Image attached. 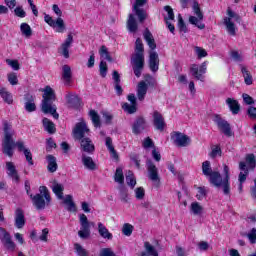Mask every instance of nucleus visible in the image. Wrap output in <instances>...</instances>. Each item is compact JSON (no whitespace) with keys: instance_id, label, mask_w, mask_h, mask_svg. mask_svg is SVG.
Here are the masks:
<instances>
[{"instance_id":"f257e3e1","label":"nucleus","mask_w":256,"mask_h":256,"mask_svg":"<svg viewBox=\"0 0 256 256\" xmlns=\"http://www.w3.org/2000/svg\"><path fill=\"white\" fill-rule=\"evenodd\" d=\"M3 131H4V138L2 141V153L7 155L8 157H13L15 151V147H17L20 153H23L26 157V161L29 165H33V154L29 148H25V143L23 141L13 140V136L15 135V130L9 122L3 121Z\"/></svg>"},{"instance_id":"f03ea898","label":"nucleus","mask_w":256,"mask_h":256,"mask_svg":"<svg viewBox=\"0 0 256 256\" xmlns=\"http://www.w3.org/2000/svg\"><path fill=\"white\" fill-rule=\"evenodd\" d=\"M202 173L207 177L212 187L222 189L225 195H229L231 193V183L229 182L231 177L229 174V166H227V164L223 165L224 176H222L219 171H213L210 161H204L202 163Z\"/></svg>"},{"instance_id":"7ed1b4c3","label":"nucleus","mask_w":256,"mask_h":256,"mask_svg":"<svg viewBox=\"0 0 256 256\" xmlns=\"http://www.w3.org/2000/svg\"><path fill=\"white\" fill-rule=\"evenodd\" d=\"M131 65L136 77H141L145 67V48L141 38H137L135 42V53L131 57Z\"/></svg>"},{"instance_id":"20e7f679","label":"nucleus","mask_w":256,"mask_h":256,"mask_svg":"<svg viewBox=\"0 0 256 256\" xmlns=\"http://www.w3.org/2000/svg\"><path fill=\"white\" fill-rule=\"evenodd\" d=\"M42 97V112H44L46 115H52L54 119H59V113H57V106L53 104L55 99H57V97L55 96V91H53V88L50 86H46Z\"/></svg>"},{"instance_id":"39448f33","label":"nucleus","mask_w":256,"mask_h":256,"mask_svg":"<svg viewBox=\"0 0 256 256\" xmlns=\"http://www.w3.org/2000/svg\"><path fill=\"white\" fill-rule=\"evenodd\" d=\"M30 199L37 211H43V209L51 205V194L47 186H40L39 193L36 195L30 194Z\"/></svg>"},{"instance_id":"423d86ee","label":"nucleus","mask_w":256,"mask_h":256,"mask_svg":"<svg viewBox=\"0 0 256 256\" xmlns=\"http://www.w3.org/2000/svg\"><path fill=\"white\" fill-rule=\"evenodd\" d=\"M145 81H140L137 85V98L138 101H145V96L149 87H156L157 80L151 76V74H146L144 77Z\"/></svg>"},{"instance_id":"0eeeda50","label":"nucleus","mask_w":256,"mask_h":256,"mask_svg":"<svg viewBox=\"0 0 256 256\" xmlns=\"http://www.w3.org/2000/svg\"><path fill=\"white\" fill-rule=\"evenodd\" d=\"M0 242L4 249L10 253H13L17 247L11 234L3 227H0Z\"/></svg>"},{"instance_id":"6e6552de","label":"nucleus","mask_w":256,"mask_h":256,"mask_svg":"<svg viewBox=\"0 0 256 256\" xmlns=\"http://www.w3.org/2000/svg\"><path fill=\"white\" fill-rule=\"evenodd\" d=\"M79 221L81 230L78 231V235L81 239H87L91 235V226L95 227V222H89L87 215L80 214Z\"/></svg>"},{"instance_id":"1a4fd4ad","label":"nucleus","mask_w":256,"mask_h":256,"mask_svg":"<svg viewBox=\"0 0 256 256\" xmlns=\"http://www.w3.org/2000/svg\"><path fill=\"white\" fill-rule=\"evenodd\" d=\"M192 10L195 16L189 17V23L191 25H195L198 29H205V24L201 23L203 20V11H201V6H199V2H194L192 5Z\"/></svg>"},{"instance_id":"9d476101","label":"nucleus","mask_w":256,"mask_h":256,"mask_svg":"<svg viewBox=\"0 0 256 256\" xmlns=\"http://www.w3.org/2000/svg\"><path fill=\"white\" fill-rule=\"evenodd\" d=\"M147 5V0H135V3L132 7L133 13L138 17L139 23H145V20L148 17L147 11L141 7Z\"/></svg>"},{"instance_id":"9b49d317","label":"nucleus","mask_w":256,"mask_h":256,"mask_svg":"<svg viewBox=\"0 0 256 256\" xmlns=\"http://www.w3.org/2000/svg\"><path fill=\"white\" fill-rule=\"evenodd\" d=\"M147 129H149V124L147 123L145 117H136L132 124V133L134 135H141V133H143V131H147Z\"/></svg>"},{"instance_id":"f8f14e48","label":"nucleus","mask_w":256,"mask_h":256,"mask_svg":"<svg viewBox=\"0 0 256 256\" xmlns=\"http://www.w3.org/2000/svg\"><path fill=\"white\" fill-rule=\"evenodd\" d=\"M214 123H216L218 129L222 131L223 134L226 135V137H232L233 131H231V124L227 122V120L221 118L220 115H215L213 119Z\"/></svg>"},{"instance_id":"ddd939ff","label":"nucleus","mask_w":256,"mask_h":256,"mask_svg":"<svg viewBox=\"0 0 256 256\" xmlns=\"http://www.w3.org/2000/svg\"><path fill=\"white\" fill-rule=\"evenodd\" d=\"M190 73L197 79V81H204L205 75L207 73V62H203L200 67L197 64H192L190 67Z\"/></svg>"},{"instance_id":"4468645a","label":"nucleus","mask_w":256,"mask_h":256,"mask_svg":"<svg viewBox=\"0 0 256 256\" xmlns=\"http://www.w3.org/2000/svg\"><path fill=\"white\" fill-rule=\"evenodd\" d=\"M146 169L148 171V179H150V181H153V183H159V169H157V166L155 165V163H153L152 160L148 159L146 161Z\"/></svg>"},{"instance_id":"2eb2a0df","label":"nucleus","mask_w":256,"mask_h":256,"mask_svg":"<svg viewBox=\"0 0 256 256\" xmlns=\"http://www.w3.org/2000/svg\"><path fill=\"white\" fill-rule=\"evenodd\" d=\"M85 133H89V128L87 127V124L85 122L77 123L73 129V137L75 141L85 139Z\"/></svg>"},{"instance_id":"dca6fc26","label":"nucleus","mask_w":256,"mask_h":256,"mask_svg":"<svg viewBox=\"0 0 256 256\" xmlns=\"http://www.w3.org/2000/svg\"><path fill=\"white\" fill-rule=\"evenodd\" d=\"M71 45H73V35L68 34L67 38L58 49V53H60L64 59H69V49H71Z\"/></svg>"},{"instance_id":"f3484780","label":"nucleus","mask_w":256,"mask_h":256,"mask_svg":"<svg viewBox=\"0 0 256 256\" xmlns=\"http://www.w3.org/2000/svg\"><path fill=\"white\" fill-rule=\"evenodd\" d=\"M78 141L80 143L81 151H83L84 153H88V155H93V153H95V144H93L91 138L86 137Z\"/></svg>"},{"instance_id":"a211bd4d","label":"nucleus","mask_w":256,"mask_h":256,"mask_svg":"<svg viewBox=\"0 0 256 256\" xmlns=\"http://www.w3.org/2000/svg\"><path fill=\"white\" fill-rule=\"evenodd\" d=\"M171 139L178 147H187L189 145V141H191L187 135L181 132H174V134L171 136Z\"/></svg>"},{"instance_id":"6ab92c4d","label":"nucleus","mask_w":256,"mask_h":256,"mask_svg":"<svg viewBox=\"0 0 256 256\" xmlns=\"http://www.w3.org/2000/svg\"><path fill=\"white\" fill-rule=\"evenodd\" d=\"M148 65L152 73H157L159 71V54H157V52H149Z\"/></svg>"},{"instance_id":"aec40b11","label":"nucleus","mask_w":256,"mask_h":256,"mask_svg":"<svg viewBox=\"0 0 256 256\" xmlns=\"http://www.w3.org/2000/svg\"><path fill=\"white\" fill-rule=\"evenodd\" d=\"M24 101V109L28 113H33V111H37V105H35V96H33V94H25Z\"/></svg>"},{"instance_id":"412c9836","label":"nucleus","mask_w":256,"mask_h":256,"mask_svg":"<svg viewBox=\"0 0 256 256\" xmlns=\"http://www.w3.org/2000/svg\"><path fill=\"white\" fill-rule=\"evenodd\" d=\"M114 90L116 91V95L121 97L123 95V87L121 86V75L118 71L114 70L112 73Z\"/></svg>"},{"instance_id":"4be33fe9","label":"nucleus","mask_w":256,"mask_h":256,"mask_svg":"<svg viewBox=\"0 0 256 256\" xmlns=\"http://www.w3.org/2000/svg\"><path fill=\"white\" fill-rule=\"evenodd\" d=\"M6 171L8 177L13 179V181H15L16 183H19V172H17V167L13 162H6Z\"/></svg>"},{"instance_id":"5701e85b","label":"nucleus","mask_w":256,"mask_h":256,"mask_svg":"<svg viewBox=\"0 0 256 256\" xmlns=\"http://www.w3.org/2000/svg\"><path fill=\"white\" fill-rule=\"evenodd\" d=\"M15 227L17 229H23L25 227V213L23 212V209L18 208L15 211Z\"/></svg>"},{"instance_id":"b1692460","label":"nucleus","mask_w":256,"mask_h":256,"mask_svg":"<svg viewBox=\"0 0 256 256\" xmlns=\"http://www.w3.org/2000/svg\"><path fill=\"white\" fill-rule=\"evenodd\" d=\"M153 119L154 127H156L158 131H163V129H165V119L163 115H161L159 111H154Z\"/></svg>"},{"instance_id":"393cba45","label":"nucleus","mask_w":256,"mask_h":256,"mask_svg":"<svg viewBox=\"0 0 256 256\" xmlns=\"http://www.w3.org/2000/svg\"><path fill=\"white\" fill-rule=\"evenodd\" d=\"M143 37L151 51H155V49H157V44L155 43V38L151 31H149V28L145 29Z\"/></svg>"},{"instance_id":"a878e982","label":"nucleus","mask_w":256,"mask_h":256,"mask_svg":"<svg viewBox=\"0 0 256 256\" xmlns=\"http://www.w3.org/2000/svg\"><path fill=\"white\" fill-rule=\"evenodd\" d=\"M66 100L71 109H79L81 107V99L75 94H67Z\"/></svg>"},{"instance_id":"bb28decb","label":"nucleus","mask_w":256,"mask_h":256,"mask_svg":"<svg viewBox=\"0 0 256 256\" xmlns=\"http://www.w3.org/2000/svg\"><path fill=\"white\" fill-rule=\"evenodd\" d=\"M144 250L145 251L141 252L139 256H159L157 248L149 242H144Z\"/></svg>"},{"instance_id":"cd10ccee","label":"nucleus","mask_w":256,"mask_h":256,"mask_svg":"<svg viewBox=\"0 0 256 256\" xmlns=\"http://www.w3.org/2000/svg\"><path fill=\"white\" fill-rule=\"evenodd\" d=\"M46 161L48 163L47 169L49 173H55L57 169H59V165H57V158L51 154L46 156Z\"/></svg>"},{"instance_id":"c85d7f7f","label":"nucleus","mask_w":256,"mask_h":256,"mask_svg":"<svg viewBox=\"0 0 256 256\" xmlns=\"http://www.w3.org/2000/svg\"><path fill=\"white\" fill-rule=\"evenodd\" d=\"M82 163L84 167L89 171H95L97 169V164L95 163V161H93V158H91V156L83 154Z\"/></svg>"},{"instance_id":"c756f323","label":"nucleus","mask_w":256,"mask_h":256,"mask_svg":"<svg viewBox=\"0 0 256 256\" xmlns=\"http://www.w3.org/2000/svg\"><path fill=\"white\" fill-rule=\"evenodd\" d=\"M239 169L243 172L239 173L238 181L239 183H245V181H247V176L249 175V168H247V164H245V162H240Z\"/></svg>"},{"instance_id":"7c9ffc66","label":"nucleus","mask_w":256,"mask_h":256,"mask_svg":"<svg viewBox=\"0 0 256 256\" xmlns=\"http://www.w3.org/2000/svg\"><path fill=\"white\" fill-rule=\"evenodd\" d=\"M226 103L233 115L239 114V111H241V106L237 100L233 98H227Z\"/></svg>"},{"instance_id":"2f4dec72","label":"nucleus","mask_w":256,"mask_h":256,"mask_svg":"<svg viewBox=\"0 0 256 256\" xmlns=\"http://www.w3.org/2000/svg\"><path fill=\"white\" fill-rule=\"evenodd\" d=\"M127 29L130 33H137L139 26L137 24V20L135 19V14H129V18L127 20Z\"/></svg>"},{"instance_id":"473e14b6","label":"nucleus","mask_w":256,"mask_h":256,"mask_svg":"<svg viewBox=\"0 0 256 256\" xmlns=\"http://www.w3.org/2000/svg\"><path fill=\"white\" fill-rule=\"evenodd\" d=\"M51 188H52L54 195H56V197H58V199H63V191H65V187L63 186V184H59V182L54 180L52 182Z\"/></svg>"},{"instance_id":"72a5a7b5","label":"nucleus","mask_w":256,"mask_h":256,"mask_svg":"<svg viewBox=\"0 0 256 256\" xmlns=\"http://www.w3.org/2000/svg\"><path fill=\"white\" fill-rule=\"evenodd\" d=\"M42 123L45 131H47V133L50 135H54V133L57 132V128H55V123H53V121L49 120L48 118H43Z\"/></svg>"},{"instance_id":"f704fd0d","label":"nucleus","mask_w":256,"mask_h":256,"mask_svg":"<svg viewBox=\"0 0 256 256\" xmlns=\"http://www.w3.org/2000/svg\"><path fill=\"white\" fill-rule=\"evenodd\" d=\"M245 165L247 166V169L249 171H255V167H256V157L255 154H247L245 157Z\"/></svg>"},{"instance_id":"c9c22d12","label":"nucleus","mask_w":256,"mask_h":256,"mask_svg":"<svg viewBox=\"0 0 256 256\" xmlns=\"http://www.w3.org/2000/svg\"><path fill=\"white\" fill-rule=\"evenodd\" d=\"M64 205H67V211H70V213H75L77 211V206L75 205V202H73V196L72 195H66L64 201Z\"/></svg>"},{"instance_id":"e433bc0d","label":"nucleus","mask_w":256,"mask_h":256,"mask_svg":"<svg viewBox=\"0 0 256 256\" xmlns=\"http://www.w3.org/2000/svg\"><path fill=\"white\" fill-rule=\"evenodd\" d=\"M241 73L244 77V83L246 85H253V76L251 75V72L247 70V67L240 65Z\"/></svg>"},{"instance_id":"4c0bfd02","label":"nucleus","mask_w":256,"mask_h":256,"mask_svg":"<svg viewBox=\"0 0 256 256\" xmlns=\"http://www.w3.org/2000/svg\"><path fill=\"white\" fill-rule=\"evenodd\" d=\"M98 232H99V235L103 237V239H108V240L113 239V234H111L107 229V227H105V225H103V223L101 222L98 223Z\"/></svg>"},{"instance_id":"58836bf2","label":"nucleus","mask_w":256,"mask_h":256,"mask_svg":"<svg viewBox=\"0 0 256 256\" xmlns=\"http://www.w3.org/2000/svg\"><path fill=\"white\" fill-rule=\"evenodd\" d=\"M88 115L96 129L101 127V117L99 116V113H97V111L90 110Z\"/></svg>"},{"instance_id":"ea45409f","label":"nucleus","mask_w":256,"mask_h":256,"mask_svg":"<svg viewBox=\"0 0 256 256\" xmlns=\"http://www.w3.org/2000/svg\"><path fill=\"white\" fill-rule=\"evenodd\" d=\"M224 25L226 27L227 33L229 35L235 36L237 34L236 28H235V23L231 21V18H224Z\"/></svg>"},{"instance_id":"a19ab883","label":"nucleus","mask_w":256,"mask_h":256,"mask_svg":"<svg viewBox=\"0 0 256 256\" xmlns=\"http://www.w3.org/2000/svg\"><path fill=\"white\" fill-rule=\"evenodd\" d=\"M62 77L66 85H69V83H71V77H73V74L71 73V67L69 65H64L62 67Z\"/></svg>"},{"instance_id":"79ce46f5","label":"nucleus","mask_w":256,"mask_h":256,"mask_svg":"<svg viewBox=\"0 0 256 256\" xmlns=\"http://www.w3.org/2000/svg\"><path fill=\"white\" fill-rule=\"evenodd\" d=\"M118 191L120 201H122V203H129V190H127L125 186H119Z\"/></svg>"},{"instance_id":"37998d69","label":"nucleus","mask_w":256,"mask_h":256,"mask_svg":"<svg viewBox=\"0 0 256 256\" xmlns=\"http://www.w3.org/2000/svg\"><path fill=\"white\" fill-rule=\"evenodd\" d=\"M53 28L56 27V32L57 33H64L65 32V21L62 20L61 17H58L56 20H54V26Z\"/></svg>"},{"instance_id":"c03bdc74","label":"nucleus","mask_w":256,"mask_h":256,"mask_svg":"<svg viewBox=\"0 0 256 256\" xmlns=\"http://www.w3.org/2000/svg\"><path fill=\"white\" fill-rule=\"evenodd\" d=\"M0 96L5 103H8V105H11V103H13V96L7 91V89L0 88Z\"/></svg>"},{"instance_id":"a18cd8bd","label":"nucleus","mask_w":256,"mask_h":256,"mask_svg":"<svg viewBox=\"0 0 256 256\" xmlns=\"http://www.w3.org/2000/svg\"><path fill=\"white\" fill-rule=\"evenodd\" d=\"M114 180L116 183H119L120 185H123V183H125V176L123 175V168H121V167L116 168Z\"/></svg>"},{"instance_id":"49530a36","label":"nucleus","mask_w":256,"mask_h":256,"mask_svg":"<svg viewBox=\"0 0 256 256\" xmlns=\"http://www.w3.org/2000/svg\"><path fill=\"white\" fill-rule=\"evenodd\" d=\"M126 183L129 187H131V189H135L137 180H135V176L133 175L132 171H128V174L126 175Z\"/></svg>"},{"instance_id":"de8ad7c7","label":"nucleus","mask_w":256,"mask_h":256,"mask_svg":"<svg viewBox=\"0 0 256 256\" xmlns=\"http://www.w3.org/2000/svg\"><path fill=\"white\" fill-rule=\"evenodd\" d=\"M122 109L129 115H133V113H137V104L124 103Z\"/></svg>"},{"instance_id":"09e8293b","label":"nucleus","mask_w":256,"mask_h":256,"mask_svg":"<svg viewBox=\"0 0 256 256\" xmlns=\"http://www.w3.org/2000/svg\"><path fill=\"white\" fill-rule=\"evenodd\" d=\"M20 31L25 35V37H31V35H33V30H31V26L27 23H22L20 25Z\"/></svg>"},{"instance_id":"8fccbe9b","label":"nucleus","mask_w":256,"mask_h":256,"mask_svg":"<svg viewBox=\"0 0 256 256\" xmlns=\"http://www.w3.org/2000/svg\"><path fill=\"white\" fill-rule=\"evenodd\" d=\"M101 57H104L109 63H113V58L111 55H109V51L107 50L106 46H101L100 51H99Z\"/></svg>"},{"instance_id":"3c124183","label":"nucleus","mask_w":256,"mask_h":256,"mask_svg":"<svg viewBox=\"0 0 256 256\" xmlns=\"http://www.w3.org/2000/svg\"><path fill=\"white\" fill-rule=\"evenodd\" d=\"M122 233L126 237H131V235H133V225L125 223L122 227Z\"/></svg>"},{"instance_id":"603ef678","label":"nucleus","mask_w":256,"mask_h":256,"mask_svg":"<svg viewBox=\"0 0 256 256\" xmlns=\"http://www.w3.org/2000/svg\"><path fill=\"white\" fill-rule=\"evenodd\" d=\"M191 211L194 215H201L203 213V207L198 202H193L191 204Z\"/></svg>"},{"instance_id":"864d4df0","label":"nucleus","mask_w":256,"mask_h":256,"mask_svg":"<svg viewBox=\"0 0 256 256\" xmlns=\"http://www.w3.org/2000/svg\"><path fill=\"white\" fill-rule=\"evenodd\" d=\"M134 191H135V197H136V199H138V201L145 199V188L144 187H138Z\"/></svg>"},{"instance_id":"5fc2aeb1","label":"nucleus","mask_w":256,"mask_h":256,"mask_svg":"<svg viewBox=\"0 0 256 256\" xmlns=\"http://www.w3.org/2000/svg\"><path fill=\"white\" fill-rule=\"evenodd\" d=\"M99 71H100L101 77H103V78L107 77V71H108L107 62H105V61L100 62Z\"/></svg>"},{"instance_id":"6e6d98bb","label":"nucleus","mask_w":256,"mask_h":256,"mask_svg":"<svg viewBox=\"0 0 256 256\" xmlns=\"http://www.w3.org/2000/svg\"><path fill=\"white\" fill-rule=\"evenodd\" d=\"M142 146L144 147V149H155V143L150 137L144 139Z\"/></svg>"},{"instance_id":"4d7b16f0","label":"nucleus","mask_w":256,"mask_h":256,"mask_svg":"<svg viewBox=\"0 0 256 256\" xmlns=\"http://www.w3.org/2000/svg\"><path fill=\"white\" fill-rule=\"evenodd\" d=\"M195 3H197V0H180L182 9H189V7H193Z\"/></svg>"},{"instance_id":"13d9d810","label":"nucleus","mask_w":256,"mask_h":256,"mask_svg":"<svg viewBox=\"0 0 256 256\" xmlns=\"http://www.w3.org/2000/svg\"><path fill=\"white\" fill-rule=\"evenodd\" d=\"M99 256H117V254H115L111 248H102L100 250Z\"/></svg>"},{"instance_id":"bf43d9fd","label":"nucleus","mask_w":256,"mask_h":256,"mask_svg":"<svg viewBox=\"0 0 256 256\" xmlns=\"http://www.w3.org/2000/svg\"><path fill=\"white\" fill-rule=\"evenodd\" d=\"M178 28L181 33H187V25L185 24V21L183 20L181 15H179L178 19Z\"/></svg>"},{"instance_id":"052dcab7","label":"nucleus","mask_w":256,"mask_h":256,"mask_svg":"<svg viewBox=\"0 0 256 256\" xmlns=\"http://www.w3.org/2000/svg\"><path fill=\"white\" fill-rule=\"evenodd\" d=\"M6 63L7 65H9L10 67H12V69L14 71H19L20 66H19V61L17 60H11V59H6Z\"/></svg>"},{"instance_id":"680f3d73","label":"nucleus","mask_w":256,"mask_h":256,"mask_svg":"<svg viewBox=\"0 0 256 256\" xmlns=\"http://www.w3.org/2000/svg\"><path fill=\"white\" fill-rule=\"evenodd\" d=\"M196 54L198 55V59H203V57H207V51L199 46L195 47Z\"/></svg>"},{"instance_id":"e2e57ef3","label":"nucleus","mask_w":256,"mask_h":256,"mask_svg":"<svg viewBox=\"0 0 256 256\" xmlns=\"http://www.w3.org/2000/svg\"><path fill=\"white\" fill-rule=\"evenodd\" d=\"M196 197L199 201L204 199V197H207V190H205V187H198V194Z\"/></svg>"},{"instance_id":"0e129e2a","label":"nucleus","mask_w":256,"mask_h":256,"mask_svg":"<svg viewBox=\"0 0 256 256\" xmlns=\"http://www.w3.org/2000/svg\"><path fill=\"white\" fill-rule=\"evenodd\" d=\"M242 99L246 105H253L255 103V100L249 94H242Z\"/></svg>"},{"instance_id":"69168bd1","label":"nucleus","mask_w":256,"mask_h":256,"mask_svg":"<svg viewBox=\"0 0 256 256\" xmlns=\"http://www.w3.org/2000/svg\"><path fill=\"white\" fill-rule=\"evenodd\" d=\"M8 81L10 85H17V83H19V79H17V74L15 73L8 74Z\"/></svg>"},{"instance_id":"338daca9","label":"nucleus","mask_w":256,"mask_h":256,"mask_svg":"<svg viewBox=\"0 0 256 256\" xmlns=\"http://www.w3.org/2000/svg\"><path fill=\"white\" fill-rule=\"evenodd\" d=\"M248 239L250 243L255 244L256 243V229L253 228L251 232L248 234Z\"/></svg>"},{"instance_id":"774afa93","label":"nucleus","mask_w":256,"mask_h":256,"mask_svg":"<svg viewBox=\"0 0 256 256\" xmlns=\"http://www.w3.org/2000/svg\"><path fill=\"white\" fill-rule=\"evenodd\" d=\"M248 117L250 119H256V108L253 106H250L247 110Z\"/></svg>"}]
</instances>
